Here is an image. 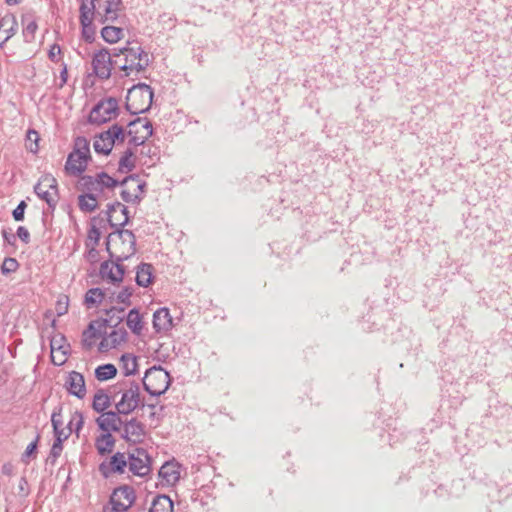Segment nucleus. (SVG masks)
<instances>
[{
	"label": "nucleus",
	"mask_w": 512,
	"mask_h": 512,
	"mask_svg": "<svg viewBox=\"0 0 512 512\" xmlns=\"http://www.w3.org/2000/svg\"><path fill=\"white\" fill-rule=\"evenodd\" d=\"M114 67L122 72L124 77H137L150 64L149 54L137 42H128L113 53Z\"/></svg>",
	"instance_id": "f257e3e1"
},
{
	"label": "nucleus",
	"mask_w": 512,
	"mask_h": 512,
	"mask_svg": "<svg viewBox=\"0 0 512 512\" xmlns=\"http://www.w3.org/2000/svg\"><path fill=\"white\" fill-rule=\"evenodd\" d=\"M112 401L117 413L121 415H129L137 408L143 407L139 383L130 380L118 383L112 391Z\"/></svg>",
	"instance_id": "f03ea898"
},
{
	"label": "nucleus",
	"mask_w": 512,
	"mask_h": 512,
	"mask_svg": "<svg viewBox=\"0 0 512 512\" xmlns=\"http://www.w3.org/2000/svg\"><path fill=\"white\" fill-rule=\"evenodd\" d=\"M118 184V180L105 172H100L95 175L81 176L77 183V189L83 193H91L103 200L110 196Z\"/></svg>",
	"instance_id": "7ed1b4c3"
},
{
	"label": "nucleus",
	"mask_w": 512,
	"mask_h": 512,
	"mask_svg": "<svg viewBox=\"0 0 512 512\" xmlns=\"http://www.w3.org/2000/svg\"><path fill=\"white\" fill-rule=\"evenodd\" d=\"M106 245L110 257L118 262L128 259L136 252V238L130 230H118L111 233Z\"/></svg>",
	"instance_id": "20e7f679"
},
{
	"label": "nucleus",
	"mask_w": 512,
	"mask_h": 512,
	"mask_svg": "<svg viewBox=\"0 0 512 512\" xmlns=\"http://www.w3.org/2000/svg\"><path fill=\"white\" fill-rule=\"evenodd\" d=\"M89 159V142L83 137H78L75 140L73 151L67 157L65 164L66 173L70 176H79L86 170Z\"/></svg>",
	"instance_id": "39448f33"
},
{
	"label": "nucleus",
	"mask_w": 512,
	"mask_h": 512,
	"mask_svg": "<svg viewBox=\"0 0 512 512\" xmlns=\"http://www.w3.org/2000/svg\"><path fill=\"white\" fill-rule=\"evenodd\" d=\"M153 91L144 83L134 85L128 90L126 108L131 114H141L149 110L152 105Z\"/></svg>",
	"instance_id": "423d86ee"
},
{
	"label": "nucleus",
	"mask_w": 512,
	"mask_h": 512,
	"mask_svg": "<svg viewBox=\"0 0 512 512\" xmlns=\"http://www.w3.org/2000/svg\"><path fill=\"white\" fill-rule=\"evenodd\" d=\"M126 138V131L123 125L113 124L108 130L101 132L95 137L94 149L97 153L109 154L114 145L122 144Z\"/></svg>",
	"instance_id": "0eeeda50"
},
{
	"label": "nucleus",
	"mask_w": 512,
	"mask_h": 512,
	"mask_svg": "<svg viewBox=\"0 0 512 512\" xmlns=\"http://www.w3.org/2000/svg\"><path fill=\"white\" fill-rule=\"evenodd\" d=\"M171 378L169 373L162 367H152L145 373L143 386L152 396H160L167 391Z\"/></svg>",
	"instance_id": "6e6552de"
},
{
	"label": "nucleus",
	"mask_w": 512,
	"mask_h": 512,
	"mask_svg": "<svg viewBox=\"0 0 512 512\" xmlns=\"http://www.w3.org/2000/svg\"><path fill=\"white\" fill-rule=\"evenodd\" d=\"M119 106L117 99L105 98L98 102L89 114V122L92 124H103L114 119L118 114Z\"/></svg>",
	"instance_id": "1a4fd4ad"
},
{
	"label": "nucleus",
	"mask_w": 512,
	"mask_h": 512,
	"mask_svg": "<svg viewBox=\"0 0 512 512\" xmlns=\"http://www.w3.org/2000/svg\"><path fill=\"white\" fill-rule=\"evenodd\" d=\"M135 490L128 486H120L114 489L110 497V508L104 509V512H125L135 502Z\"/></svg>",
	"instance_id": "9d476101"
},
{
	"label": "nucleus",
	"mask_w": 512,
	"mask_h": 512,
	"mask_svg": "<svg viewBox=\"0 0 512 512\" xmlns=\"http://www.w3.org/2000/svg\"><path fill=\"white\" fill-rule=\"evenodd\" d=\"M118 185L122 186L121 198L128 203H137L144 194L146 183L138 175L124 178Z\"/></svg>",
	"instance_id": "9b49d317"
},
{
	"label": "nucleus",
	"mask_w": 512,
	"mask_h": 512,
	"mask_svg": "<svg viewBox=\"0 0 512 512\" xmlns=\"http://www.w3.org/2000/svg\"><path fill=\"white\" fill-rule=\"evenodd\" d=\"M129 143L134 146L142 145L153 133L152 124L147 119L136 118L128 123Z\"/></svg>",
	"instance_id": "f8f14e48"
},
{
	"label": "nucleus",
	"mask_w": 512,
	"mask_h": 512,
	"mask_svg": "<svg viewBox=\"0 0 512 512\" xmlns=\"http://www.w3.org/2000/svg\"><path fill=\"white\" fill-rule=\"evenodd\" d=\"M37 196L44 200L50 207H54L58 200L56 179L50 175H43L34 187Z\"/></svg>",
	"instance_id": "ddd939ff"
},
{
	"label": "nucleus",
	"mask_w": 512,
	"mask_h": 512,
	"mask_svg": "<svg viewBox=\"0 0 512 512\" xmlns=\"http://www.w3.org/2000/svg\"><path fill=\"white\" fill-rule=\"evenodd\" d=\"M128 469L136 476L145 477L151 471V459L147 451L142 448L135 449L128 454Z\"/></svg>",
	"instance_id": "4468645a"
},
{
	"label": "nucleus",
	"mask_w": 512,
	"mask_h": 512,
	"mask_svg": "<svg viewBox=\"0 0 512 512\" xmlns=\"http://www.w3.org/2000/svg\"><path fill=\"white\" fill-rule=\"evenodd\" d=\"M95 3L96 19L102 24L116 21L122 10V0H95Z\"/></svg>",
	"instance_id": "2eb2a0df"
},
{
	"label": "nucleus",
	"mask_w": 512,
	"mask_h": 512,
	"mask_svg": "<svg viewBox=\"0 0 512 512\" xmlns=\"http://www.w3.org/2000/svg\"><path fill=\"white\" fill-rule=\"evenodd\" d=\"M112 67H114L113 55H111L108 50L101 49L94 53L92 57V68L98 78L108 79L111 76Z\"/></svg>",
	"instance_id": "dca6fc26"
},
{
	"label": "nucleus",
	"mask_w": 512,
	"mask_h": 512,
	"mask_svg": "<svg viewBox=\"0 0 512 512\" xmlns=\"http://www.w3.org/2000/svg\"><path fill=\"white\" fill-rule=\"evenodd\" d=\"M128 468V455L125 453H115L109 461L102 462L99 465V472L105 478L113 474H123Z\"/></svg>",
	"instance_id": "f3484780"
},
{
	"label": "nucleus",
	"mask_w": 512,
	"mask_h": 512,
	"mask_svg": "<svg viewBox=\"0 0 512 512\" xmlns=\"http://www.w3.org/2000/svg\"><path fill=\"white\" fill-rule=\"evenodd\" d=\"M64 387L70 395L78 399H84L87 393L84 376L77 371L68 373L65 379Z\"/></svg>",
	"instance_id": "a211bd4d"
},
{
	"label": "nucleus",
	"mask_w": 512,
	"mask_h": 512,
	"mask_svg": "<svg viewBox=\"0 0 512 512\" xmlns=\"http://www.w3.org/2000/svg\"><path fill=\"white\" fill-rule=\"evenodd\" d=\"M122 437L128 442L140 443L145 437V426L133 418L124 424Z\"/></svg>",
	"instance_id": "6ab92c4d"
},
{
	"label": "nucleus",
	"mask_w": 512,
	"mask_h": 512,
	"mask_svg": "<svg viewBox=\"0 0 512 512\" xmlns=\"http://www.w3.org/2000/svg\"><path fill=\"white\" fill-rule=\"evenodd\" d=\"M96 423L105 433H110L111 431H119L123 424L117 411L101 413V415L96 419Z\"/></svg>",
	"instance_id": "aec40b11"
},
{
	"label": "nucleus",
	"mask_w": 512,
	"mask_h": 512,
	"mask_svg": "<svg viewBox=\"0 0 512 512\" xmlns=\"http://www.w3.org/2000/svg\"><path fill=\"white\" fill-rule=\"evenodd\" d=\"M106 213L112 227L124 226L128 222L127 207L119 202L109 205Z\"/></svg>",
	"instance_id": "412c9836"
},
{
	"label": "nucleus",
	"mask_w": 512,
	"mask_h": 512,
	"mask_svg": "<svg viewBox=\"0 0 512 512\" xmlns=\"http://www.w3.org/2000/svg\"><path fill=\"white\" fill-rule=\"evenodd\" d=\"M127 339V332L124 328L113 330L111 333L102 338L99 343V350L107 352L124 343Z\"/></svg>",
	"instance_id": "4be33fe9"
},
{
	"label": "nucleus",
	"mask_w": 512,
	"mask_h": 512,
	"mask_svg": "<svg viewBox=\"0 0 512 512\" xmlns=\"http://www.w3.org/2000/svg\"><path fill=\"white\" fill-rule=\"evenodd\" d=\"M173 327V319L169 309L162 307L153 314V328L157 333H166Z\"/></svg>",
	"instance_id": "5701e85b"
},
{
	"label": "nucleus",
	"mask_w": 512,
	"mask_h": 512,
	"mask_svg": "<svg viewBox=\"0 0 512 512\" xmlns=\"http://www.w3.org/2000/svg\"><path fill=\"white\" fill-rule=\"evenodd\" d=\"M100 274L103 279L120 282L124 276V268L118 261H106L101 264Z\"/></svg>",
	"instance_id": "b1692460"
},
{
	"label": "nucleus",
	"mask_w": 512,
	"mask_h": 512,
	"mask_svg": "<svg viewBox=\"0 0 512 512\" xmlns=\"http://www.w3.org/2000/svg\"><path fill=\"white\" fill-rule=\"evenodd\" d=\"M180 465L175 461L165 462L159 470V476L169 486H174L180 479Z\"/></svg>",
	"instance_id": "393cba45"
},
{
	"label": "nucleus",
	"mask_w": 512,
	"mask_h": 512,
	"mask_svg": "<svg viewBox=\"0 0 512 512\" xmlns=\"http://www.w3.org/2000/svg\"><path fill=\"white\" fill-rule=\"evenodd\" d=\"M17 21L13 15H6L0 20V47H2L16 32Z\"/></svg>",
	"instance_id": "a878e982"
},
{
	"label": "nucleus",
	"mask_w": 512,
	"mask_h": 512,
	"mask_svg": "<svg viewBox=\"0 0 512 512\" xmlns=\"http://www.w3.org/2000/svg\"><path fill=\"white\" fill-rule=\"evenodd\" d=\"M63 341V337H60L59 339L54 337L51 340L50 346H51V360L55 365H62L66 362V356L68 354V345H62L61 342Z\"/></svg>",
	"instance_id": "bb28decb"
},
{
	"label": "nucleus",
	"mask_w": 512,
	"mask_h": 512,
	"mask_svg": "<svg viewBox=\"0 0 512 512\" xmlns=\"http://www.w3.org/2000/svg\"><path fill=\"white\" fill-rule=\"evenodd\" d=\"M153 267L148 263H141L136 269V283L142 287H148L152 283Z\"/></svg>",
	"instance_id": "cd10ccee"
},
{
	"label": "nucleus",
	"mask_w": 512,
	"mask_h": 512,
	"mask_svg": "<svg viewBox=\"0 0 512 512\" xmlns=\"http://www.w3.org/2000/svg\"><path fill=\"white\" fill-rule=\"evenodd\" d=\"M126 324L135 335H140L142 333L144 323L138 309L134 308L128 312Z\"/></svg>",
	"instance_id": "c85d7f7f"
},
{
	"label": "nucleus",
	"mask_w": 512,
	"mask_h": 512,
	"mask_svg": "<svg viewBox=\"0 0 512 512\" xmlns=\"http://www.w3.org/2000/svg\"><path fill=\"white\" fill-rule=\"evenodd\" d=\"M97 3L95 0H81L80 5V23L81 22H93V19L96 18V7Z\"/></svg>",
	"instance_id": "c756f323"
},
{
	"label": "nucleus",
	"mask_w": 512,
	"mask_h": 512,
	"mask_svg": "<svg viewBox=\"0 0 512 512\" xmlns=\"http://www.w3.org/2000/svg\"><path fill=\"white\" fill-rule=\"evenodd\" d=\"M95 446L100 455L108 454L115 446V439L111 433H103L96 438Z\"/></svg>",
	"instance_id": "7c9ffc66"
},
{
	"label": "nucleus",
	"mask_w": 512,
	"mask_h": 512,
	"mask_svg": "<svg viewBox=\"0 0 512 512\" xmlns=\"http://www.w3.org/2000/svg\"><path fill=\"white\" fill-rule=\"evenodd\" d=\"M112 395L109 396L104 390H98L93 397L92 407L96 412L103 413L111 405Z\"/></svg>",
	"instance_id": "2f4dec72"
},
{
	"label": "nucleus",
	"mask_w": 512,
	"mask_h": 512,
	"mask_svg": "<svg viewBox=\"0 0 512 512\" xmlns=\"http://www.w3.org/2000/svg\"><path fill=\"white\" fill-rule=\"evenodd\" d=\"M149 512H173V502L167 495H157L152 501Z\"/></svg>",
	"instance_id": "473e14b6"
},
{
	"label": "nucleus",
	"mask_w": 512,
	"mask_h": 512,
	"mask_svg": "<svg viewBox=\"0 0 512 512\" xmlns=\"http://www.w3.org/2000/svg\"><path fill=\"white\" fill-rule=\"evenodd\" d=\"M135 167V159L133 151L128 148L124 151L118 162V171L120 173H128Z\"/></svg>",
	"instance_id": "72a5a7b5"
},
{
	"label": "nucleus",
	"mask_w": 512,
	"mask_h": 512,
	"mask_svg": "<svg viewBox=\"0 0 512 512\" xmlns=\"http://www.w3.org/2000/svg\"><path fill=\"white\" fill-rule=\"evenodd\" d=\"M120 368L125 376L134 375L137 371V358L131 354H124L120 358Z\"/></svg>",
	"instance_id": "f704fd0d"
},
{
	"label": "nucleus",
	"mask_w": 512,
	"mask_h": 512,
	"mask_svg": "<svg viewBox=\"0 0 512 512\" xmlns=\"http://www.w3.org/2000/svg\"><path fill=\"white\" fill-rule=\"evenodd\" d=\"M100 199L91 193H84L78 198L79 208L84 212H92L97 208Z\"/></svg>",
	"instance_id": "c9c22d12"
},
{
	"label": "nucleus",
	"mask_w": 512,
	"mask_h": 512,
	"mask_svg": "<svg viewBox=\"0 0 512 512\" xmlns=\"http://www.w3.org/2000/svg\"><path fill=\"white\" fill-rule=\"evenodd\" d=\"M117 374V368L113 364L100 365L95 369V378L98 381H107Z\"/></svg>",
	"instance_id": "e433bc0d"
},
{
	"label": "nucleus",
	"mask_w": 512,
	"mask_h": 512,
	"mask_svg": "<svg viewBox=\"0 0 512 512\" xmlns=\"http://www.w3.org/2000/svg\"><path fill=\"white\" fill-rule=\"evenodd\" d=\"M102 38L108 43H116L123 36V30L115 26H105L101 30Z\"/></svg>",
	"instance_id": "4c0bfd02"
},
{
	"label": "nucleus",
	"mask_w": 512,
	"mask_h": 512,
	"mask_svg": "<svg viewBox=\"0 0 512 512\" xmlns=\"http://www.w3.org/2000/svg\"><path fill=\"white\" fill-rule=\"evenodd\" d=\"M104 293L99 288H91L86 292L85 303L87 307H94L102 302Z\"/></svg>",
	"instance_id": "58836bf2"
},
{
	"label": "nucleus",
	"mask_w": 512,
	"mask_h": 512,
	"mask_svg": "<svg viewBox=\"0 0 512 512\" xmlns=\"http://www.w3.org/2000/svg\"><path fill=\"white\" fill-rule=\"evenodd\" d=\"M84 424V417L80 411H75L70 418V421L67 425V429L72 433L75 432L77 435L79 431L82 429Z\"/></svg>",
	"instance_id": "ea45409f"
},
{
	"label": "nucleus",
	"mask_w": 512,
	"mask_h": 512,
	"mask_svg": "<svg viewBox=\"0 0 512 512\" xmlns=\"http://www.w3.org/2000/svg\"><path fill=\"white\" fill-rule=\"evenodd\" d=\"M27 149L31 151L32 153H36L39 149L38 141H39V134L35 130H29L27 132Z\"/></svg>",
	"instance_id": "a19ab883"
},
{
	"label": "nucleus",
	"mask_w": 512,
	"mask_h": 512,
	"mask_svg": "<svg viewBox=\"0 0 512 512\" xmlns=\"http://www.w3.org/2000/svg\"><path fill=\"white\" fill-rule=\"evenodd\" d=\"M82 36L85 41L91 43L95 39V27L93 22H81Z\"/></svg>",
	"instance_id": "79ce46f5"
},
{
	"label": "nucleus",
	"mask_w": 512,
	"mask_h": 512,
	"mask_svg": "<svg viewBox=\"0 0 512 512\" xmlns=\"http://www.w3.org/2000/svg\"><path fill=\"white\" fill-rule=\"evenodd\" d=\"M37 23L35 21H29L23 28V37L25 42H32L35 39V33L37 31Z\"/></svg>",
	"instance_id": "37998d69"
},
{
	"label": "nucleus",
	"mask_w": 512,
	"mask_h": 512,
	"mask_svg": "<svg viewBox=\"0 0 512 512\" xmlns=\"http://www.w3.org/2000/svg\"><path fill=\"white\" fill-rule=\"evenodd\" d=\"M18 266L19 264L16 259L5 258L1 266V271L3 274H9L11 272L16 271Z\"/></svg>",
	"instance_id": "c03bdc74"
},
{
	"label": "nucleus",
	"mask_w": 512,
	"mask_h": 512,
	"mask_svg": "<svg viewBox=\"0 0 512 512\" xmlns=\"http://www.w3.org/2000/svg\"><path fill=\"white\" fill-rule=\"evenodd\" d=\"M62 407L58 406L54 409L52 415H51V423L53 426V430L57 429H63V421H62V415H61Z\"/></svg>",
	"instance_id": "a18cd8bd"
},
{
	"label": "nucleus",
	"mask_w": 512,
	"mask_h": 512,
	"mask_svg": "<svg viewBox=\"0 0 512 512\" xmlns=\"http://www.w3.org/2000/svg\"><path fill=\"white\" fill-rule=\"evenodd\" d=\"M131 296H132V289L129 287H126L118 293L117 300L120 303L129 305Z\"/></svg>",
	"instance_id": "49530a36"
},
{
	"label": "nucleus",
	"mask_w": 512,
	"mask_h": 512,
	"mask_svg": "<svg viewBox=\"0 0 512 512\" xmlns=\"http://www.w3.org/2000/svg\"><path fill=\"white\" fill-rule=\"evenodd\" d=\"M26 203L21 201L18 206L13 210V217L16 221H22L24 219V212Z\"/></svg>",
	"instance_id": "de8ad7c7"
},
{
	"label": "nucleus",
	"mask_w": 512,
	"mask_h": 512,
	"mask_svg": "<svg viewBox=\"0 0 512 512\" xmlns=\"http://www.w3.org/2000/svg\"><path fill=\"white\" fill-rule=\"evenodd\" d=\"M55 435V441L62 442L65 441L71 434V432L67 428L53 430Z\"/></svg>",
	"instance_id": "09e8293b"
},
{
	"label": "nucleus",
	"mask_w": 512,
	"mask_h": 512,
	"mask_svg": "<svg viewBox=\"0 0 512 512\" xmlns=\"http://www.w3.org/2000/svg\"><path fill=\"white\" fill-rule=\"evenodd\" d=\"M36 448H37V441L31 442V443L27 446V448H26L25 452H24V453H23V455H22V461H24V462L28 463V458H29L32 454H34V453H35Z\"/></svg>",
	"instance_id": "8fccbe9b"
},
{
	"label": "nucleus",
	"mask_w": 512,
	"mask_h": 512,
	"mask_svg": "<svg viewBox=\"0 0 512 512\" xmlns=\"http://www.w3.org/2000/svg\"><path fill=\"white\" fill-rule=\"evenodd\" d=\"M61 53V48L59 45L57 44H54L51 46L50 50H49V53H48V57L51 61L53 62H58V55H60Z\"/></svg>",
	"instance_id": "3c124183"
},
{
	"label": "nucleus",
	"mask_w": 512,
	"mask_h": 512,
	"mask_svg": "<svg viewBox=\"0 0 512 512\" xmlns=\"http://www.w3.org/2000/svg\"><path fill=\"white\" fill-rule=\"evenodd\" d=\"M17 236L25 243H29L30 241V233L29 231L23 227V226H19L18 229H17Z\"/></svg>",
	"instance_id": "603ef678"
},
{
	"label": "nucleus",
	"mask_w": 512,
	"mask_h": 512,
	"mask_svg": "<svg viewBox=\"0 0 512 512\" xmlns=\"http://www.w3.org/2000/svg\"><path fill=\"white\" fill-rule=\"evenodd\" d=\"M62 450H63L62 442L54 441L52 448H51V452H50L51 457L56 459L57 457L60 456Z\"/></svg>",
	"instance_id": "864d4df0"
},
{
	"label": "nucleus",
	"mask_w": 512,
	"mask_h": 512,
	"mask_svg": "<svg viewBox=\"0 0 512 512\" xmlns=\"http://www.w3.org/2000/svg\"><path fill=\"white\" fill-rule=\"evenodd\" d=\"M67 78H68L67 65L63 64V68L60 72V83L58 84L59 88H62L66 84Z\"/></svg>",
	"instance_id": "5fc2aeb1"
},
{
	"label": "nucleus",
	"mask_w": 512,
	"mask_h": 512,
	"mask_svg": "<svg viewBox=\"0 0 512 512\" xmlns=\"http://www.w3.org/2000/svg\"><path fill=\"white\" fill-rule=\"evenodd\" d=\"M1 472H2V474L6 475V476H12L14 473V465L11 463L3 464L2 468H1Z\"/></svg>",
	"instance_id": "6e6d98bb"
},
{
	"label": "nucleus",
	"mask_w": 512,
	"mask_h": 512,
	"mask_svg": "<svg viewBox=\"0 0 512 512\" xmlns=\"http://www.w3.org/2000/svg\"><path fill=\"white\" fill-rule=\"evenodd\" d=\"M67 308H68L67 301L66 302L59 301L57 303V307H56L57 315L61 316V315L65 314L67 312Z\"/></svg>",
	"instance_id": "4d7b16f0"
},
{
	"label": "nucleus",
	"mask_w": 512,
	"mask_h": 512,
	"mask_svg": "<svg viewBox=\"0 0 512 512\" xmlns=\"http://www.w3.org/2000/svg\"><path fill=\"white\" fill-rule=\"evenodd\" d=\"M123 312H124V308H121V309H119V310H118L117 308L112 307L111 309H109V310H107V311H106V314H107L108 316H110V319H105V320H104V322H105V323L111 322V321H112V319H113V315H114L115 313H120V314H122Z\"/></svg>",
	"instance_id": "13d9d810"
},
{
	"label": "nucleus",
	"mask_w": 512,
	"mask_h": 512,
	"mask_svg": "<svg viewBox=\"0 0 512 512\" xmlns=\"http://www.w3.org/2000/svg\"><path fill=\"white\" fill-rule=\"evenodd\" d=\"M2 235L6 242H8L9 244H14V242L16 240V236L13 233L3 230Z\"/></svg>",
	"instance_id": "bf43d9fd"
},
{
	"label": "nucleus",
	"mask_w": 512,
	"mask_h": 512,
	"mask_svg": "<svg viewBox=\"0 0 512 512\" xmlns=\"http://www.w3.org/2000/svg\"><path fill=\"white\" fill-rule=\"evenodd\" d=\"M84 334H85V335H86V334H89V335H90V337H93V338H94V337H97V331H96V329H95V327H94V323H90V324H89L88 329H87V331H85V332H84Z\"/></svg>",
	"instance_id": "052dcab7"
},
{
	"label": "nucleus",
	"mask_w": 512,
	"mask_h": 512,
	"mask_svg": "<svg viewBox=\"0 0 512 512\" xmlns=\"http://www.w3.org/2000/svg\"><path fill=\"white\" fill-rule=\"evenodd\" d=\"M27 485H28V483H27L26 479L24 477H22L19 481L20 492L27 493V491H26Z\"/></svg>",
	"instance_id": "680f3d73"
},
{
	"label": "nucleus",
	"mask_w": 512,
	"mask_h": 512,
	"mask_svg": "<svg viewBox=\"0 0 512 512\" xmlns=\"http://www.w3.org/2000/svg\"><path fill=\"white\" fill-rule=\"evenodd\" d=\"M99 235V231L96 228H92V230L90 231V238L95 237V239L97 240Z\"/></svg>",
	"instance_id": "e2e57ef3"
},
{
	"label": "nucleus",
	"mask_w": 512,
	"mask_h": 512,
	"mask_svg": "<svg viewBox=\"0 0 512 512\" xmlns=\"http://www.w3.org/2000/svg\"><path fill=\"white\" fill-rule=\"evenodd\" d=\"M20 0H6L9 5L18 4Z\"/></svg>",
	"instance_id": "0e129e2a"
},
{
	"label": "nucleus",
	"mask_w": 512,
	"mask_h": 512,
	"mask_svg": "<svg viewBox=\"0 0 512 512\" xmlns=\"http://www.w3.org/2000/svg\"><path fill=\"white\" fill-rule=\"evenodd\" d=\"M123 320V316L119 315L117 316V323Z\"/></svg>",
	"instance_id": "69168bd1"
}]
</instances>
